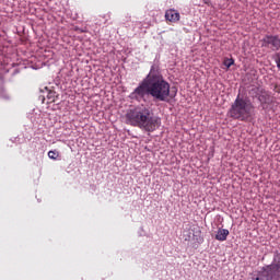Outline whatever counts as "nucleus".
Here are the masks:
<instances>
[{
	"label": "nucleus",
	"mask_w": 280,
	"mask_h": 280,
	"mask_svg": "<svg viewBox=\"0 0 280 280\" xmlns=\"http://www.w3.org/2000/svg\"><path fill=\"white\" fill-rule=\"evenodd\" d=\"M151 95L155 102H170L172 97V85L161 70V60L154 59L149 73L129 94V100L135 102H145V97Z\"/></svg>",
	"instance_id": "1"
},
{
	"label": "nucleus",
	"mask_w": 280,
	"mask_h": 280,
	"mask_svg": "<svg viewBox=\"0 0 280 280\" xmlns=\"http://www.w3.org/2000/svg\"><path fill=\"white\" fill-rule=\"evenodd\" d=\"M126 124L145 130V132H154L161 128V118L154 115L150 107L138 106L127 110L125 115Z\"/></svg>",
	"instance_id": "2"
},
{
	"label": "nucleus",
	"mask_w": 280,
	"mask_h": 280,
	"mask_svg": "<svg viewBox=\"0 0 280 280\" xmlns=\"http://www.w3.org/2000/svg\"><path fill=\"white\" fill-rule=\"evenodd\" d=\"M255 115V105L250 101V96L247 93L238 92L234 104L231 105L229 110V116L232 119H240L241 121H246L248 117Z\"/></svg>",
	"instance_id": "3"
},
{
	"label": "nucleus",
	"mask_w": 280,
	"mask_h": 280,
	"mask_svg": "<svg viewBox=\"0 0 280 280\" xmlns=\"http://www.w3.org/2000/svg\"><path fill=\"white\" fill-rule=\"evenodd\" d=\"M261 47L270 51H280V35L267 34L260 40Z\"/></svg>",
	"instance_id": "4"
},
{
	"label": "nucleus",
	"mask_w": 280,
	"mask_h": 280,
	"mask_svg": "<svg viewBox=\"0 0 280 280\" xmlns=\"http://www.w3.org/2000/svg\"><path fill=\"white\" fill-rule=\"evenodd\" d=\"M258 102L260 103V107L262 110H266L270 104H272V96H270V93L262 89V92H260L258 96Z\"/></svg>",
	"instance_id": "5"
},
{
	"label": "nucleus",
	"mask_w": 280,
	"mask_h": 280,
	"mask_svg": "<svg viewBox=\"0 0 280 280\" xmlns=\"http://www.w3.org/2000/svg\"><path fill=\"white\" fill-rule=\"evenodd\" d=\"M45 93H46V97L45 95H39V100L42 102V104H45V101L47 100V104H54L56 103V100H58V94H56V91H51L47 88H45Z\"/></svg>",
	"instance_id": "6"
},
{
	"label": "nucleus",
	"mask_w": 280,
	"mask_h": 280,
	"mask_svg": "<svg viewBox=\"0 0 280 280\" xmlns=\"http://www.w3.org/2000/svg\"><path fill=\"white\" fill-rule=\"evenodd\" d=\"M165 19L166 21H170L171 23H176L180 21V13H178L174 9H170L165 12Z\"/></svg>",
	"instance_id": "7"
},
{
	"label": "nucleus",
	"mask_w": 280,
	"mask_h": 280,
	"mask_svg": "<svg viewBox=\"0 0 280 280\" xmlns=\"http://www.w3.org/2000/svg\"><path fill=\"white\" fill-rule=\"evenodd\" d=\"M192 240L198 246L205 242V237H202V231L200 228H195L192 230Z\"/></svg>",
	"instance_id": "8"
},
{
	"label": "nucleus",
	"mask_w": 280,
	"mask_h": 280,
	"mask_svg": "<svg viewBox=\"0 0 280 280\" xmlns=\"http://www.w3.org/2000/svg\"><path fill=\"white\" fill-rule=\"evenodd\" d=\"M229 233L230 232L228 229L219 228L214 237L218 242H226V238L229 237Z\"/></svg>",
	"instance_id": "9"
},
{
	"label": "nucleus",
	"mask_w": 280,
	"mask_h": 280,
	"mask_svg": "<svg viewBox=\"0 0 280 280\" xmlns=\"http://www.w3.org/2000/svg\"><path fill=\"white\" fill-rule=\"evenodd\" d=\"M264 91L262 88H259L257 85H253L249 90H248V95L249 97H252V100H258L260 93Z\"/></svg>",
	"instance_id": "10"
},
{
	"label": "nucleus",
	"mask_w": 280,
	"mask_h": 280,
	"mask_svg": "<svg viewBox=\"0 0 280 280\" xmlns=\"http://www.w3.org/2000/svg\"><path fill=\"white\" fill-rule=\"evenodd\" d=\"M272 60L276 62L278 71L280 70V51H277L272 55Z\"/></svg>",
	"instance_id": "11"
},
{
	"label": "nucleus",
	"mask_w": 280,
	"mask_h": 280,
	"mask_svg": "<svg viewBox=\"0 0 280 280\" xmlns=\"http://www.w3.org/2000/svg\"><path fill=\"white\" fill-rule=\"evenodd\" d=\"M223 65L226 67V69H231V67L235 65V60L233 58H228L223 61Z\"/></svg>",
	"instance_id": "12"
},
{
	"label": "nucleus",
	"mask_w": 280,
	"mask_h": 280,
	"mask_svg": "<svg viewBox=\"0 0 280 280\" xmlns=\"http://www.w3.org/2000/svg\"><path fill=\"white\" fill-rule=\"evenodd\" d=\"M59 153L58 151H49L48 152V158L51 159L52 161H56V159H58Z\"/></svg>",
	"instance_id": "13"
},
{
	"label": "nucleus",
	"mask_w": 280,
	"mask_h": 280,
	"mask_svg": "<svg viewBox=\"0 0 280 280\" xmlns=\"http://www.w3.org/2000/svg\"><path fill=\"white\" fill-rule=\"evenodd\" d=\"M103 19H105V23H108V20H110V13L103 15Z\"/></svg>",
	"instance_id": "14"
},
{
	"label": "nucleus",
	"mask_w": 280,
	"mask_h": 280,
	"mask_svg": "<svg viewBox=\"0 0 280 280\" xmlns=\"http://www.w3.org/2000/svg\"><path fill=\"white\" fill-rule=\"evenodd\" d=\"M185 242H190L191 241V232L188 233V235L185 236Z\"/></svg>",
	"instance_id": "15"
},
{
	"label": "nucleus",
	"mask_w": 280,
	"mask_h": 280,
	"mask_svg": "<svg viewBox=\"0 0 280 280\" xmlns=\"http://www.w3.org/2000/svg\"><path fill=\"white\" fill-rule=\"evenodd\" d=\"M170 97H176V92H175V94H172V93H171V96H170Z\"/></svg>",
	"instance_id": "16"
},
{
	"label": "nucleus",
	"mask_w": 280,
	"mask_h": 280,
	"mask_svg": "<svg viewBox=\"0 0 280 280\" xmlns=\"http://www.w3.org/2000/svg\"><path fill=\"white\" fill-rule=\"evenodd\" d=\"M279 71H280V68H279Z\"/></svg>",
	"instance_id": "17"
}]
</instances>
